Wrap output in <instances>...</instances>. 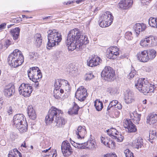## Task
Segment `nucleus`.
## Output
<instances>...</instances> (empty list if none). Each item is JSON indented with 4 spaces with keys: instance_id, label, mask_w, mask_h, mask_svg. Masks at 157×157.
I'll return each mask as SVG.
<instances>
[{
    "instance_id": "1",
    "label": "nucleus",
    "mask_w": 157,
    "mask_h": 157,
    "mask_svg": "<svg viewBox=\"0 0 157 157\" xmlns=\"http://www.w3.org/2000/svg\"><path fill=\"white\" fill-rule=\"evenodd\" d=\"M66 46L69 51H73L77 48L78 44V30L74 29L70 31L66 40Z\"/></svg>"
},
{
    "instance_id": "2",
    "label": "nucleus",
    "mask_w": 157,
    "mask_h": 157,
    "mask_svg": "<svg viewBox=\"0 0 157 157\" xmlns=\"http://www.w3.org/2000/svg\"><path fill=\"white\" fill-rule=\"evenodd\" d=\"M24 57L22 52L18 49H15L8 58L9 65L12 67H16L22 64Z\"/></svg>"
},
{
    "instance_id": "3",
    "label": "nucleus",
    "mask_w": 157,
    "mask_h": 157,
    "mask_svg": "<svg viewBox=\"0 0 157 157\" xmlns=\"http://www.w3.org/2000/svg\"><path fill=\"white\" fill-rule=\"evenodd\" d=\"M48 33V43L47 48H51L59 44L62 39V36L59 32L55 29H50L47 32Z\"/></svg>"
},
{
    "instance_id": "4",
    "label": "nucleus",
    "mask_w": 157,
    "mask_h": 157,
    "mask_svg": "<svg viewBox=\"0 0 157 157\" xmlns=\"http://www.w3.org/2000/svg\"><path fill=\"white\" fill-rule=\"evenodd\" d=\"M115 70L109 66H105L101 73V77L108 82L113 81L115 79Z\"/></svg>"
},
{
    "instance_id": "5",
    "label": "nucleus",
    "mask_w": 157,
    "mask_h": 157,
    "mask_svg": "<svg viewBox=\"0 0 157 157\" xmlns=\"http://www.w3.org/2000/svg\"><path fill=\"white\" fill-rule=\"evenodd\" d=\"M113 17L110 12L107 11L101 16L99 25L102 28H105L110 25L113 22Z\"/></svg>"
},
{
    "instance_id": "6",
    "label": "nucleus",
    "mask_w": 157,
    "mask_h": 157,
    "mask_svg": "<svg viewBox=\"0 0 157 157\" xmlns=\"http://www.w3.org/2000/svg\"><path fill=\"white\" fill-rule=\"evenodd\" d=\"M63 112L60 110L57 109L55 107H52L48 111V115L45 117V121L46 123L49 124L52 123V121L57 118L58 116L62 114Z\"/></svg>"
},
{
    "instance_id": "7",
    "label": "nucleus",
    "mask_w": 157,
    "mask_h": 157,
    "mask_svg": "<svg viewBox=\"0 0 157 157\" xmlns=\"http://www.w3.org/2000/svg\"><path fill=\"white\" fill-rule=\"evenodd\" d=\"M18 90L20 94L27 97L30 95L33 90V88L30 86V84L23 83L20 86Z\"/></svg>"
},
{
    "instance_id": "8",
    "label": "nucleus",
    "mask_w": 157,
    "mask_h": 157,
    "mask_svg": "<svg viewBox=\"0 0 157 157\" xmlns=\"http://www.w3.org/2000/svg\"><path fill=\"white\" fill-rule=\"evenodd\" d=\"M61 149L64 156H68L72 152L70 144L67 140L63 141L61 145Z\"/></svg>"
},
{
    "instance_id": "9",
    "label": "nucleus",
    "mask_w": 157,
    "mask_h": 157,
    "mask_svg": "<svg viewBox=\"0 0 157 157\" xmlns=\"http://www.w3.org/2000/svg\"><path fill=\"white\" fill-rule=\"evenodd\" d=\"M118 49L117 46L108 48L107 50V57L110 59H114L119 55Z\"/></svg>"
},
{
    "instance_id": "10",
    "label": "nucleus",
    "mask_w": 157,
    "mask_h": 157,
    "mask_svg": "<svg viewBox=\"0 0 157 157\" xmlns=\"http://www.w3.org/2000/svg\"><path fill=\"white\" fill-rule=\"evenodd\" d=\"M26 119L22 114H17L13 117V125L16 127H18L20 124L25 123Z\"/></svg>"
},
{
    "instance_id": "11",
    "label": "nucleus",
    "mask_w": 157,
    "mask_h": 157,
    "mask_svg": "<svg viewBox=\"0 0 157 157\" xmlns=\"http://www.w3.org/2000/svg\"><path fill=\"white\" fill-rule=\"evenodd\" d=\"M79 32V50H84L86 45L89 43L87 37L84 34H82Z\"/></svg>"
},
{
    "instance_id": "12",
    "label": "nucleus",
    "mask_w": 157,
    "mask_h": 157,
    "mask_svg": "<svg viewBox=\"0 0 157 157\" xmlns=\"http://www.w3.org/2000/svg\"><path fill=\"white\" fill-rule=\"evenodd\" d=\"M124 126L128 129V133L135 132L137 131L136 126L132 123L131 119H127L124 122Z\"/></svg>"
},
{
    "instance_id": "13",
    "label": "nucleus",
    "mask_w": 157,
    "mask_h": 157,
    "mask_svg": "<svg viewBox=\"0 0 157 157\" xmlns=\"http://www.w3.org/2000/svg\"><path fill=\"white\" fill-rule=\"evenodd\" d=\"M85 148L93 150L95 148V144L93 141L91 140H88L86 142L79 143V149H84Z\"/></svg>"
},
{
    "instance_id": "14",
    "label": "nucleus",
    "mask_w": 157,
    "mask_h": 157,
    "mask_svg": "<svg viewBox=\"0 0 157 157\" xmlns=\"http://www.w3.org/2000/svg\"><path fill=\"white\" fill-rule=\"evenodd\" d=\"M15 86L13 85L6 86L3 90L4 95L6 97L9 98L13 95L15 92Z\"/></svg>"
},
{
    "instance_id": "15",
    "label": "nucleus",
    "mask_w": 157,
    "mask_h": 157,
    "mask_svg": "<svg viewBox=\"0 0 157 157\" xmlns=\"http://www.w3.org/2000/svg\"><path fill=\"white\" fill-rule=\"evenodd\" d=\"M147 56V51L144 50L138 52L136 56L138 60L140 62H147L149 60Z\"/></svg>"
},
{
    "instance_id": "16",
    "label": "nucleus",
    "mask_w": 157,
    "mask_h": 157,
    "mask_svg": "<svg viewBox=\"0 0 157 157\" xmlns=\"http://www.w3.org/2000/svg\"><path fill=\"white\" fill-rule=\"evenodd\" d=\"M132 0H122L119 3L118 7L123 10H126L132 4Z\"/></svg>"
},
{
    "instance_id": "17",
    "label": "nucleus",
    "mask_w": 157,
    "mask_h": 157,
    "mask_svg": "<svg viewBox=\"0 0 157 157\" xmlns=\"http://www.w3.org/2000/svg\"><path fill=\"white\" fill-rule=\"evenodd\" d=\"M102 61L100 58L97 56L92 58L89 61L87 60V64L90 67H93L99 65Z\"/></svg>"
},
{
    "instance_id": "18",
    "label": "nucleus",
    "mask_w": 157,
    "mask_h": 157,
    "mask_svg": "<svg viewBox=\"0 0 157 157\" xmlns=\"http://www.w3.org/2000/svg\"><path fill=\"white\" fill-rule=\"evenodd\" d=\"M134 94L132 91L129 90H127L124 93V99L127 104L132 103L134 100Z\"/></svg>"
},
{
    "instance_id": "19",
    "label": "nucleus",
    "mask_w": 157,
    "mask_h": 157,
    "mask_svg": "<svg viewBox=\"0 0 157 157\" xmlns=\"http://www.w3.org/2000/svg\"><path fill=\"white\" fill-rule=\"evenodd\" d=\"M79 101H85L86 97L88 96L87 90L82 86L79 87Z\"/></svg>"
},
{
    "instance_id": "20",
    "label": "nucleus",
    "mask_w": 157,
    "mask_h": 157,
    "mask_svg": "<svg viewBox=\"0 0 157 157\" xmlns=\"http://www.w3.org/2000/svg\"><path fill=\"white\" fill-rule=\"evenodd\" d=\"M146 26V25L143 23H137L134 26L135 31L137 35H139L141 32L143 31L145 29Z\"/></svg>"
},
{
    "instance_id": "21",
    "label": "nucleus",
    "mask_w": 157,
    "mask_h": 157,
    "mask_svg": "<svg viewBox=\"0 0 157 157\" xmlns=\"http://www.w3.org/2000/svg\"><path fill=\"white\" fill-rule=\"evenodd\" d=\"M157 121V115L152 113L149 115L147 118L146 123L150 124H154Z\"/></svg>"
},
{
    "instance_id": "22",
    "label": "nucleus",
    "mask_w": 157,
    "mask_h": 157,
    "mask_svg": "<svg viewBox=\"0 0 157 157\" xmlns=\"http://www.w3.org/2000/svg\"><path fill=\"white\" fill-rule=\"evenodd\" d=\"M78 106L75 102H74L73 107L69 109L68 113L70 115H76L78 113Z\"/></svg>"
},
{
    "instance_id": "23",
    "label": "nucleus",
    "mask_w": 157,
    "mask_h": 157,
    "mask_svg": "<svg viewBox=\"0 0 157 157\" xmlns=\"http://www.w3.org/2000/svg\"><path fill=\"white\" fill-rule=\"evenodd\" d=\"M35 44L37 48L40 47L42 43V38L40 33H36L34 36Z\"/></svg>"
},
{
    "instance_id": "24",
    "label": "nucleus",
    "mask_w": 157,
    "mask_h": 157,
    "mask_svg": "<svg viewBox=\"0 0 157 157\" xmlns=\"http://www.w3.org/2000/svg\"><path fill=\"white\" fill-rule=\"evenodd\" d=\"M39 71L37 67H33L30 68L28 71V75L30 79H31L35 74H38V71Z\"/></svg>"
},
{
    "instance_id": "25",
    "label": "nucleus",
    "mask_w": 157,
    "mask_h": 157,
    "mask_svg": "<svg viewBox=\"0 0 157 157\" xmlns=\"http://www.w3.org/2000/svg\"><path fill=\"white\" fill-rule=\"evenodd\" d=\"M20 29L18 27H16L11 30L10 33L13 37L14 40H17L19 37Z\"/></svg>"
},
{
    "instance_id": "26",
    "label": "nucleus",
    "mask_w": 157,
    "mask_h": 157,
    "mask_svg": "<svg viewBox=\"0 0 157 157\" xmlns=\"http://www.w3.org/2000/svg\"><path fill=\"white\" fill-rule=\"evenodd\" d=\"M145 78H139L136 82L135 86L140 92H141V90L140 89H142L144 85V83H145Z\"/></svg>"
},
{
    "instance_id": "27",
    "label": "nucleus",
    "mask_w": 157,
    "mask_h": 157,
    "mask_svg": "<svg viewBox=\"0 0 157 157\" xmlns=\"http://www.w3.org/2000/svg\"><path fill=\"white\" fill-rule=\"evenodd\" d=\"M8 157H22L21 153L16 148L10 151Z\"/></svg>"
},
{
    "instance_id": "28",
    "label": "nucleus",
    "mask_w": 157,
    "mask_h": 157,
    "mask_svg": "<svg viewBox=\"0 0 157 157\" xmlns=\"http://www.w3.org/2000/svg\"><path fill=\"white\" fill-rule=\"evenodd\" d=\"M143 139L140 137L137 138L136 140L135 141L134 146L136 148H141L143 145Z\"/></svg>"
},
{
    "instance_id": "29",
    "label": "nucleus",
    "mask_w": 157,
    "mask_h": 157,
    "mask_svg": "<svg viewBox=\"0 0 157 157\" xmlns=\"http://www.w3.org/2000/svg\"><path fill=\"white\" fill-rule=\"evenodd\" d=\"M64 83L66 84H67L68 83V82L64 79H58L56 80L54 84L55 89H59L62 85H64L63 84Z\"/></svg>"
},
{
    "instance_id": "30",
    "label": "nucleus",
    "mask_w": 157,
    "mask_h": 157,
    "mask_svg": "<svg viewBox=\"0 0 157 157\" xmlns=\"http://www.w3.org/2000/svg\"><path fill=\"white\" fill-rule=\"evenodd\" d=\"M56 123V125L58 127H62L64 125L66 122L65 120L60 115L58 116L57 118L55 120Z\"/></svg>"
},
{
    "instance_id": "31",
    "label": "nucleus",
    "mask_w": 157,
    "mask_h": 157,
    "mask_svg": "<svg viewBox=\"0 0 157 157\" xmlns=\"http://www.w3.org/2000/svg\"><path fill=\"white\" fill-rule=\"evenodd\" d=\"M86 133L85 127L79 126V140L84 138Z\"/></svg>"
},
{
    "instance_id": "32",
    "label": "nucleus",
    "mask_w": 157,
    "mask_h": 157,
    "mask_svg": "<svg viewBox=\"0 0 157 157\" xmlns=\"http://www.w3.org/2000/svg\"><path fill=\"white\" fill-rule=\"evenodd\" d=\"M147 51V54L149 59H153L156 55V51L153 49H148Z\"/></svg>"
},
{
    "instance_id": "33",
    "label": "nucleus",
    "mask_w": 157,
    "mask_h": 157,
    "mask_svg": "<svg viewBox=\"0 0 157 157\" xmlns=\"http://www.w3.org/2000/svg\"><path fill=\"white\" fill-rule=\"evenodd\" d=\"M28 124L26 121L25 124L22 123V124H20L18 127H16L18 129L19 131L21 132H25L27 131L28 130Z\"/></svg>"
},
{
    "instance_id": "34",
    "label": "nucleus",
    "mask_w": 157,
    "mask_h": 157,
    "mask_svg": "<svg viewBox=\"0 0 157 157\" xmlns=\"http://www.w3.org/2000/svg\"><path fill=\"white\" fill-rule=\"evenodd\" d=\"M108 134L112 138L116 140L117 142H122L124 139V137H119L117 136H115L114 135H113L111 132H110V128L106 130Z\"/></svg>"
},
{
    "instance_id": "35",
    "label": "nucleus",
    "mask_w": 157,
    "mask_h": 157,
    "mask_svg": "<svg viewBox=\"0 0 157 157\" xmlns=\"http://www.w3.org/2000/svg\"><path fill=\"white\" fill-rule=\"evenodd\" d=\"M94 106L96 110L98 111L101 110L103 107L102 102L98 99H96L94 101Z\"/></svg>"
},
{
    "instance_id": "36",
    "label": "nucleus",
    "mask_w": 157,
    "mask_h": 157,
    "mask_svg": "<svg viewBox=\"0 0 157 157\" xmlns=\"http://www.w3.org/2000/svg\"><path fill=\"white\" fill-rule=\"evenodd\" d=\"M150 83L147 81H145V83H144V86L141 90V92L143 93L144 94L149 93V88Z\"/></svg>"
},
{
    "instance_id": "37",
    "label": "nucleus",
    "mask_w": 157,
    "mask_h": 157,
    "mask_svg": "<svg viewBox=\"0 0 157 157\" xmlns=\"http://www.w3.org/2000/svg\"><path fill=\"white\" fill-rule=\"evenodd\" d=\"M42 77V74L40 70L38 71V74H35L33 77L31 78L30 80H31L33 81H40V78H41Z\"/></svg>"
},
{
    "instance_id": "38",
    "label": "nucleus",
    "mask_w": 157,
    "mask_h": 157,
    "mask_svg": "<svg viewBox=\"0 0 157 157\" xmlns=\"http://www.w3.org/2000/svg\"><path fill=\"white\" fill-rule=\"evenodd\" d=\"M118 103V101L117 100H113L111 101L107 107V112L106 113L109 114L110 112L109 111L110 110V109L113 107V106H115Z\"/></svg>"
},
{
    "instance_id": "39",
    "label": "nucleus",
    "mask_w": 157,
    "mask_h": 157,
    "mask_svg": "<svg viewBox=\"0 0 157 157\" xmlns=\"http://www.w3.org/2000/svg\"><path fill=\"white\" fill-rule=\"evenodd\" d=\"M110 132L113 134V135H115V136H117L119 137H123L120 134V133L117 129L115 128H110Z\"/></svg>"
},
{
    "instance_id": "40",
    "label": "nucleus",
    "mask_w": 157,
    "mask_h": 157,
    "mask_svg": "<svg viewBox=\"0 0 157 157\" xmlns=\"http://www.w3.org/2000/svg\"><path fill=\"white\" fill-rule=\"evenodd\" d=\"M155 18L150 17L148 20L149 25L152 27L155 28Z\"/></svg>"
},
{
    "instance_id": "41",
    "label": "nucleus",
    "mask_w": 157,
    "mask_h": 157,
    "mask_svg": "<svg viewBox=\"0 0 157 157\" xmlns=\"http://www.w3.org/2000/svg\"><path fill=\"white\" fill-rule=\"evenodd\" d=\"M111 140V139L109 138L108 137H101V142L104 145L106 146V145L108 144L109 142Z\"/></svg>"
},
{
    "instance_id": "42",
    "label": "nucleus",
    "mask_w": 157,
    "mask_h": 157,
    "mask_svg": "<svg viewBox=\"0 0 157 157\" xmlns=\"http://www.w3.org/2000/svg\"><path fill=\"white\" fill-rule=\"evenodd\" d=\"M29 57L30 59L34 60L36 59L38 57V54L37 53L30 52L29 53Z\"/></svg>"
},
{
    "instance_id": "43",
    "label": "nucleus",
    "mask_w": 157,
    "mask_h": 157,
    "mask_svg": "<svg viewBox=\"0 0 157 157\" xmlns=\"http://www.w3.org/2000/svg\"><path fill=\"white\" fill-rule=\"evenodd\" d=\"M54 96L56 99H60L61 95L60 94L59 89H55L54 90Z\"/></svg>"
},
{
    "instance_id": "44",
    "label": "nucleus",
    "mask_w": 157,
    "mask_h": 157,
    "mask_svg": "<svg viewBox=\"0 0 157 157\" xmlns=\"http://www.w3.org/2000/svg\"><path fill=\"white\" fill-rule=\"evenodd\" d=\"M144 40H145L146 42L149 45L150 43L152 44V43L154 42L153 40H155V38L154 36H151L147 38H145Z\"/></svg>"
},
{
    "instance_id": "45",
    "label": "nucleus",
    "mask_w": 157,
    "mask_h": 157,
    "mask_svg": "<svg viewBox=\"0 0 157 157\" xmlns=\"http://www.w3.org/2000/svg\"><path fill=\"white\" fill-rule=\"evenodd\" d=\"M125 38L128 40H131L133 39L132 33L131 32H128L125 34Z\"/></svg>"
},
{
    "instance_id": "46",
    "label": "nucleus",
    "mask_w": 157,
    "mask_h": 157,
    "mask_svg": "<svg viewBox=\"0 0 157 157\" xmlns=\"http://www.w3.org/2000/svg\"><path fill=\"white\" fill-rule=\"evenodd\" d=\"M124 153L126 157H133V153L128 149H126L125 150Z\"/></svg>"
},
{
    "instance_id": "47",
    "label": "nucleus",
    "mask_w": 157,
    "mask_h": 157,
    "mask_svg": "<svg viewBox=\"0 0 157 157\" xmlns=\"http://www.w3.org/2000/svg\"><path fill=\"white\" fill-rule=\"evenodd\" d=\"M132 114L134 116V117L132 119L135 121L136 120V122L138 124H139L140 120V117L141 116V114H136L135 115L134 114Z\"/></svg>"
},
{
    "instance_id": "48",
    "label": "nucleus",
    "mask_w": 157,
    "mask_h": 157,
    "mask_svg": "<svg viewBox=\"0 0 157 157\" xmlns=\"http://www.w3.org/2000/svg\"><path fill=\"white\" fill-rule=\"evenodd\" d=\"M28 114L30 115L32 113H35V110L32 105H29L28 106Z\"/></svg>"
},
{
    "instance_id": "49",
    "label": "nucleus",
    "mask_w": 157,
    "mask_h": 157,
    "mask_svg": "<svg viewBox=\"0 0 157 157\" xmlns=\"http://www.w3.org/2000/svg\"><path fill=\"white\" fill-rule=\"evenodd\" d=\"M115 143L114 141L111 140L109 142L108 144L106 145V146L109 148H113L115 147Z\"/></svg>"
},
{
    "instance_id": "50",
    "label": "nucleus",
    "mask_w": 157,
    "mask_h": 157,
    "mask_svg": "<svg viewBox=\"0 0 157 157\" xmlns=\"http://www.w3.org/2000/svg\"><path fill=\"white\" fill-rule=\"evenodd\" d=\"M136 71L135 70H133L131 71V72L129 73L128 77L129 79H131L134 77L135 75L136 74Z\"/></svg>"
},
{
    "instance_id": "51",
    "label": "nucleus",
    "mask_w": 157,
    "mask_h": 157,
    "mask_svg": "<svg viewBox=\"0 0 157 157\" xmlns=\"http://www.w3.org/2000/svg\"><path fill=\"white\" fill-rule=\"evenodd\" d=\"M86 13V11L84 10H79V14H81L82 16H80L79 17V18H81L82 17V18L81 19L82 20L83 19H84L86 17V16L85 15V13Z\"/></svg>"
},
{
    "instance_id": "52",
    "label": "nucleus",
    "mask_w": 157,
    "mask_h": 157,
    "mask_svg": "<svg viewBox=\"0 0 157 157\" xmlns=\"http://www.w3.org/2000/svg\"><path fill=\"white\" fill-rule=\"evenodd\" d=\"M156 88V87H155V85L150 83L149 88V93L153 92L154 90H155Z\"/></svg>"
},
{
    "instance_id": "53",
    "label": "nucleus",
    "mask_w": 157,
    "mask_h": 157,
    "mask_svg": "<svg viewBox=\"0 0 157 157\" xmlns=\"http://www.w3.org/2000/svg\"><path fill=\"white\" fill-rule=\"evenodd\" d=\"M153 133L151 134V133H149V138H150V139H151V140L155 138V137L157 138V132L155 131L154 133Z\"/></svg>"
},
{
    "instance_id": "54",
    "label": "nucleus",
    "mask_w": 157,
    "mask_h": 157,
    "mask_svg": "<svg viewBox=\"0 0 157 157\" xmlns=\"http://www.w3.org/2000/svg\"><path fill=\"white\" fill-rule=\"evenodd\" d=\"M11 41L9 40H6L4 45V50L6 49L11 44Z\"/></svg>"
},
{
    "instance_id": "55",
    "label": "nucleus",
    "mask_w": 157,
    "mask_h": 157,
    "mask_svg": "<svg viewBox=\"0 0 157 157\" xmlns=\"http://www.w3.org/2000/svg\"><path fill=\"white\" fill-rule=\"evenodd\" d=\"M85 79L86 80H90L93 78L94 76L91 73L86 74Z\"/></svg>"
},
{
    "instance_id": "56",
    "label": "nucleus",
    "mask_w": 157,
    "mask_h": 157,
    "mask_svg": "<svg viewBox=\"0 0 157 157\" xmlns=\"http://www.w3.org/2000/svg\"><path fill=\"white\" fill-rule=\"evenodd\" d=\"M103 157H117L115 153L107 154L104 155Z\"/></svg>"
},
{
    "instance_id": "57",
    "label": "nucleus",
    "mask_w": 157,
    "mask_h": 157,
    "mask_svg": "<svg viewBox=\"0 0 157 157\" xmlns=\"http://www.w3.org/2000/svg\"><path fill=\"white\" fill-rule=\"evenodd\" d=\"M140 44L141 46L143 47H146L148 46V44H147L145 41V40L143 39L140 42Z\"/></svg>"
},
{
    "instance_id": "58",
    "label": "nucleus",
    "mask_w": 157,
    "mask_h": 157,
    "mask_svg": "<svg viewBox=\"0 0 157 157\" xmlns=\"http://www.w3.org/2000/svg\"><path fill=\"white\" fill-rule=\"evenodd\" d=\"M28 115L29 117L32 120H35L36 118V113H32L30 114V115Z\"/></svg>"
},
{
    "instance_id": "59",
    "label": "nucleus",
    "mask_w": 157,
    "mask_h": 157,
    "mask_svg": "<svg viewBox=\"0 0 157 157\" xmlns=\"http://www.w3.org/2000/svg\"><path fill=\"white\" fill-rule=\"evenodd\" d=\"M65 84V90L67 92H69V91H70L71 89L70 85L68 84V83L66 84Z\"/></svg>"
},
{
    "instance_id": "60",
    "label": "nucleus",
    "mask_w": 157,
    "mask_h": 157,
    "mask_svg": "<svg viewBox=\"0 0 157 157\" xmlns=\"http://www.w3.org/2000/svg\"><path fill=\"white\" fill-rule=\"evenodd\" d=\"M71 144L75 148H77L78 147V144L76 143L74 141L71 140Z\"/></svg>"
},
{
    "instance_id": "61",
    "label": "nucleus",
    "mask_w": 157,
    "mask_h": 157,
    "mask_svg": "<svg viewBox=\"0 0 157 157\" xmlns=\"http://www.w3.org/2000/svg\"><path fill=\"white\" fill-rule=\"evenodd\" d=\"M152 0H141V2L144 4H147L149 3Z\"/></svg>"
},
{
    "instance_id": "62",
    "label": "nucleus",
    "mask_w": 157,
    "mask_h": 157,
    "mask_svg": "<svg viewBox=\"0 0 157 157\" xmlns=\"http://www.w3.org/2000/svg\"><path fill=\"white\" fill-rule=\"evenodd\" d=\"M120 113L117 110H115L114 115H115V116L116 117H119V115H120Z\"/></svg>"
},
{
    "instance_id": "63",
    "label": "nucleus",
    "mask_w": 157,
    "mask_h": 157,
    "mask_svg": "<svg viewBox=\"0 0 157 157\" xmlns=\"http://www.w3.org/2000/svg\"><path fill=\"white\" fill-rule=\"evenodd\" d=\"M39 81H33L35 82V84L34 85V86L36 88H37L38 87L39 83Z\"/></svg>"
},
{
    "instance_id": "64",
    "label": "nucleus",
    "mask_w": 157,
    "mask_h": 157,
    "mask_svg": "<svg viewBox=\"0 0 157 157\" xmlns=\"http://www.w3.org/2000/svg\"><path fill=\"white\" fill-rule=\"evenodd\" d=\"M6 25V24L5 23H2L0 25V29H4Z\"/></svg>"
}]
</instances>
